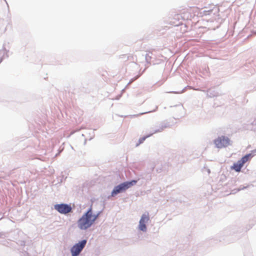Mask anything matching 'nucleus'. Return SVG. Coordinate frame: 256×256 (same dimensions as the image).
<instances>
[{
    "instance_id": "obj_7",
    "label": "nucleus",
    "mask_w": 256,
    "mask_h": 256,
    "mask_svg": "<svg viewBox=\"0 0 256 256\" xmlns=\"http://www.w3.org/2000/svg\"><path fill=\"white\" fill-rule=\"evenodd\" d=\"M252 157V154H249L243 156L239 161L242 164L244 165V164Z\"/></svg>"
},
{
    "instance_id": "obj_3",
    "label": "nucleus",
    "mask_w": 256,
    "mask_h": 256,
    "mask_svg": "<svg viewBox=\"0 0 256 256\" xmlns=\"http://www.w3.org/2000/svg\"><path fill=\"white\" fill-rule=\"evenodd\" d=\"M214 144L216 148H222L230 145V140L228 137L222 136L214 140Z\"/></svg>"
},
{
    "instance_id": "obj_5",
    "label": "nucleus",
    "mask_w": 256,
    "mask_h": 256,
    "mask_svg": "<svg viewBox=\"0 0 256 256\" xmlns=\"http://www.w3.org/2000/svg\"><path fill=\"white\" fill-rule=\"evenodd\" d=\"M149 216L148 214H142L139 222V229L143 232L146 230V224L149 220Z\"/></svg>"
},
{
    "instance_id": "obj_4",
    "label": "nucleus",
    "mask_w": 256,
    "mask_h": 256,
    "mask_svg": "<svg viewBox=\"0 0 256 256\" xmlns=\"http://www.w3.org/2000/svg\"><path fill=\"white\" fill-rule=\"evenodd\" d=\"M86 240H84L76 244L71 248L72 256H78L85 246Z\"/></svg>"
},
{
    "instance_id": "obj_2",
    "label": "nucleus",
    "mask_w": 256,
    "mask_h": 256,
    "mask_svg": "<svg viewBox=\"0 0 256 256\" xmlns=\"http://www.w3.org/2000/svg\"><path fill=\"white\" fill-rule=\"evenodd\" d=\"M137 181L135 180H132L131 182H123L118 186H116L112 192V196H114L126 190L128 188L131 187L132 186L136 184Z\"/></svg>"
},
{
    "instance_id": "obj_6",
    "label": "nucleus",
    "mask_w": 256,
    "mask_h": 256,
    "mask_svg": "<svg viewBox=\"0 0 256 256\" xmlns=\"http://www.w3.org/2000/svg\"><path fill=\"white\" fill-rule=\"evenodd\" d=\"M244 166L240 161L238 160L237 162L234 163V165L231 167V168L235 170L237 172L240 171L241 168Z\"/></svg>"
},
{
    "instance_id": "obj_11",
    "label": "nucleus",
    "mask_w": 256,
    "mask_h": 256,
    "mask_svg": "<svg viewBox=\"0 0 256 256\" xmlns=\"http://www.w3.org/2000/svg\"><path fill=\"white\" fill-rule=\"evenodd\" d=\"M134 56H128V60H134Z\"/></svg>"
},
{
    "instance_id": "obj_9",
    "label": "nucleus",
    "mask_w": 256,
    "mask_h": 256,
    "mask_svg": "<svg viewBox=\"0 0 256 256\" xmlns=\"http://www.w3.org/2000/svg\"><path fill=\"white\" fill-rule=\"evenodd\" d=\"M72 210V208L70 205L65 204V215L66 214L71 212Z\"/></svg>"
},
{
    "instance_id": "obj_8",
    "label": "nucleus",
    "mask_w": 256,
    "mask_h": 256,
    "mask_svg": "<svg viewBox=\"0 0 256 256\" xmlns=\"http://www.w3.org/2000/svg\"><path fill=\"white\" fill-rule=\"evenodd\" d=\"M54 208L60 212L64 214V204H56L54 206Z\"/></svg>"
},
{
    "instance_id": "obj_10",
    "label": "nucleus",
    "mask_w": 256,
    "mask_h": 256,
    "mask_svg": "<svg viewBox=\"0 0 256 256\" xmlns=\"http://www.w3.org/2000/svg\"><path fill=\"white\" fill-rule=\"evenodd\" d=\"M149 136H146V137H143V138H140V140H139V144H137V146H138L139 144H142V143L144 140H145L146 139V138L148 137Z\"/></svg>"
},
{
    "instance_id": "obj_1",
    "label": "nucleus",
    "mask_w": 256,
    "mask_h": 256,
    "mask_svg": "<svg viewBox=\"0 0 256 256\" xmlns=\"http://www.w3.org/2000/svg\"><path fill=\"white\" fill-rule=\"evenodd\" d=\"M98 216V214H92V208H90L78 220V228L81 230H86L90 228Z\"/></svg>"
}]
</instances>
